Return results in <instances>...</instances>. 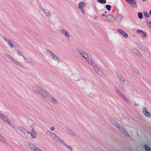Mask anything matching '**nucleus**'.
I'll list each match as a JSON object with an SVG mask.
<instances>
[{
  "instance_id": "nucleus-1",
  "label": "nucleus",
  "mask_w": 151,
  "mask_h": 151,
  "mask_svg": "<svg viewBox=\"0 0 151 151\" xmlns=\"http://www.w3.org/2000/svg\"><path fill=\"white\" fill-rule=\"evenodd\" d=\"M32 90L35 93L41 95L44 98H48L50 97V93L44 88L37 84H34L32 87Z\"/></svg>"
},
{
  "instance_id": "nucleus-2",
  "label": "nucleus",
  "mask_w": 151,
  "mask_h": 151,
  "mask_svg": "<svg viewBox=\"0 0 151 151\" xmlns=\"http://www.w3.org/2000/svg\"><path fill=\"white\" fill-rule=\"evenodd\" d=\"M110 121L111 124L117 128L122 133L127 137H130V135L128 132L121 124L117 122L114 118H111Z\"/></svg>"
},
{
  "instance_id": "nucleus-3",
  "label": "nucleus",
  "mask_w": 151,
  "mask_h": 151,
  "mask_svg": "<svg viewBox=\"0 0 151 151\" xmlns=\"http://www.w3.org/2000/svg\"><path fill=\"white\" fill-rule=\"evenodd\" d=\"M19 129L28 138H30L31 137L32 138L35 139L37 137V134L34 128L32 129V133L22 127H19Z\"/></svg>"
},
{
  "instance_id": "nucleus-4",
  "label": "nucleus",
  "mask_w": 151,
  "mask_h": 151,
  "mask_svg": "<svg viewBox=\"0 0 151 151\" xmlns=\"http://www.w3.org/2000/svg\"><path fill=\"white\" fill-rule=\"evenodd\" d=\"M4 55L5 57L8 58V59L14 64L16 66H18L21 68H25L24 66L20 62L18 61L17 60L14 59L11 55L9 54L5 53Z\"/></svg>"
},
{
  "instance_id": "nucleus-5",
  "label": "nucleus",
  "mask_w": 151,
  "mask_h": 151,
  "mask_svg": "<svg viewBox=\"0 0 151 151\" xmlns=\"http://www.w3.org/2000/svg\"><path fill=\"white\" fill-rule=\"evenodd\" d=\"M0 118L5 122L12 128H15V126L14 123L4 114L0 112Z\"/></svg>"
},
{
  "instance_id": "nucleus-6",
  "label": "nucleus",
  "mask_w": 151,
  "mask_h": 151,
  "mask_svg": "<svg viewBox=\"0 0 151 151\" xmlns=\"http://www.w3.org/2000/svg\"><path fill=\"white\" fill-rule=\"evenodd\" d=\"M116 74L119 82L123 86H125L128 84V81L125 79L120 74L116 72Z\"/></svg>"
},
{
  "instance_id": "nucleus-7",
  "label": "nucleus",
  "mask_w": 151,
  "mask_h": 151,
  "mask_svg": "<svg viewBox=\"0 0 151 151\" xmlns=\"http://www.w3.org/2000/svg\"><path fill=\"white\" fill-rule=\"evenodd\" d=\"M46 50L47 52L50 55L52 58L53 60L56 61L58 63L61 62H62L61 60L52 52L48 49H46Z\"/></svg>"
},
{
  "instance_id": "nucleus-8",
  "label": "nucleus",
  "mask_w": 151,
  "mask_h": 151,
  "mask_svg": "<svg viewBox=\"0 0 151 151\" xmlns=\"http://www.w3.org/2000/svg\"><path fill=\"white\" fill-rule=\"evenodd\" d=\"M4 40L6 42H7L9 44V47L13 48L14 47V45L16 44L14 41L11 39H9L6 37H4Z\"/></svg>"
},
{
  "instance_id": "nucleus-9",
  "label": "nucleus",
  "mask_w": 151,
  "mask_h": 151,
  "mask_svg": "<svg viewBox=\"0 0 151 151\" xmlns=\"http://www.w3.org/2000/svg\"><path fill=\"white\" fill-rule=\"evenodd\" d=\"M92 66L94 70L98 74L101 76H102L104 74L102 71L100 70L95 64L94 65H93Z\"/></svg>"
},
{
  "instance_id": "nucleus-10",
  "label": "nucleus",
  "mask_w": 151,
  "mask_h": 151,
  "mask_svg": "<svg viewBox=\"0 0 151 151\" xmlns=\"http://www.w3.org/2000/svg\"><path fill=\"white\" fill-rule=\"evenodd\" d=\"M86 5V3L83 2H81L78 5V7L80 10L83 14H85V11L83 9V7L85 6Z\"/></svg>"
},
{
  "instance_id": "nucleus-11",
  "label": "nucleus",
  "mask_w": 151,
  "mask_h": 151,
  "mask_svg": "<svg viewBox=\"0 0 151 151\" xmlns=\"http://www.w3.org/2000/svg\"><path fill=\"white\" fill-rule=\"evenodd\" d=\"M25 145L27 147L34 151L37 147L31 142H26Z\"/></svg>"
},
{
  "instance_id": "nucleus-12",
  "label": "nucleus",
  "mask_w": 151,
  "mask_h": 151,
  "mask_svg": "<svg viewBox=\"0 0 151 151\" xmlns=\"http://www.w3.org/2000/svg\"><path fill=\"white\" fill-rule=\"evenodd\" d=\"M65 128L68 133L72 136L77 137V135L71 128L68 126H65Z\"/></svg>"
},
{
  "instance_id": "nucleus-13",
  "label": "nucleus",
  "mask_w": 151,
  "mask_h": 151,
  "mask_svg": "<svg viewBox=\"0 0 151 151\" xmlns=\"http://www.w3.org/2000/svg\"><path fill=\"white\" fill-rule=\"evenodd\" d=\"M107 20L110 22H113L115 20L114 17L113 15L111 14H109L106 16Z\"/></svg>"
},
{
  "instance_id": "nucleus-14",
  "label": "nucleus",
  "mask_w": 151,
  "mask_h": 151,
  "mask_svg": "<svg viewBox=\"0 0 151 151\" xmlns=\"http://www.w3.org/2000/svg\"><path fill=\"white\" fill-rule=\"evenodd\" d=\"M142 110L143 113L145 116L147 117H150L151 114L150 112L147 111V109L146 107H144Z\"/></svg>"
},
{
  "instance_id": "nucleus-15",
  "label": "nucleus",
  "mask_w": 151,
  "mask_h": 151,
  "mask_svg": "<svg viewBox=\"0 0 151 151\" xmlns=\"http://www.w3.org/2000/svg\"><path fill=\"white\" fill-rule=\"evenodd\" d=\"M60 31L62 33V34H63L65 37L67 38H69L70 37L69 32L67 30L64 29H61Z\"/></svg>"
},
{
  "instance_id": "nucleus-16",
  "label": "nucleus",
  "mask_w": 151,
  "mask_h": 151,
  "mask_svg": "<svg viewBox=\"0 0 151 151\" xmlns=\"http://www.w3.org/2000/svg\"><path fill=\"white\" fill-rule=\"evenodd\" d=\"M132 51L133 52L139 57L140 58H142V55L138 50L136 48H133L132 49Z\"/></svg>"
},
{
  "instance_id": "nucleus-17",
  "label": "nucleus",
  "mask_w": 151,
  "mask_h": 151,
  "mask_svg": "<svg viewBox=\"0 0 151 151\" xmlns=\"http://www.w3.org/2000/svg\"><path fill=\"white\" fill-rule=\"evenodd\" d=\"M42 12L47 17H49L51 16L50 12L49 10L47 9H45Z\"/></svg>"
},
{
  "instance_id": "nucleus-18",
  "label": "nucleus",
  "mask_w": 151,
  "mask_h": 151,
  "mask_svg": "<svg viewBox=\"0 0 151 151\" xmlns=\"http://www.w3.org/2000/svg\"><path fill=\"white\" fill-rule=\"evenodd\" d=\"M123 19V16L122 15L118 14L116 18V21L117 22L120 23L122 22Z\"/></svg>"
},
{
  "instance_id": "nucleus-19",
  "label": "nucleus",
  "mask_w": 151,
  "mask_h": 151,
  "mask_svg": "<svg viewBox=\"0 0 151 151\" xmlns=\"http://www.w3.org/2000/svg\"><path fill=\"white\" fill-rule=\"evenodd\" d=\"M117 31L125 37L127 38L128 37V35L121 29L120 28L118 29Z\"/></svg>"
},
{
  "instance_id": "nucleus-20",
  "label": "nucleus",
  "mask_w": 151,
  "mask_h": 151,
  "mask_svg": "<svg viewBox=\"0 0 151 151\" xmlns=\"http://www.w3.org/2000/svg\"><path fill=\"white\" fill-rule=\"evenodd\" d=\"M129 3L131 4V6L133 8H137V4L135 0H132Z\"/></svg>"
},
{
  "instance_id": "nucleus-21",
  "label": "nucleus",
  "mask_w": 151,
  "mask_h": 151,
  "mask_svg": "<svg viewBox=\"0 0 151 151\" xmlns=\"http://www.w3.org/2000/svg\"><path fill=\"white\" fill-rule=\"evenodd\" d=\"M23 58L26 63L31 64H33V62L32 60L29 58L26 57L24 56H23Z\"/></svg>"
},
{
  "instance_id": "nucleus-22",
  "label": "nucleus",
  "mask_w": 151,
  "mask_h": 151,
  "mask_svg": "<svg viewBox=\"0 0 151 151\" xmlns=\"http://www.w3.org/2000/svg\"><path fill=\"white\" fill-rule=\"evenodd\" d=\"M86 60L90 65H91L92 66L93 65H94L95 63L94 62L92 61L88 57L86 59Z\"/></svg>"
},
{
  "instance_id": "nucleus-23",
  "label": "nucleus",
  "mask_w": 151,
  "mask_h": 151,
  "mask_svg": "<svg viewBox=\"0 0 151 151\" xmlns=\"http://www.w3.org/2000/svg\"><path fill=\"white\" fill-rule=\"evenodd\" d=\"M47 134L50 137L53 138L55 134L51 131L50 130H47L46 132Z\"/></svg>"
},
{
  "instance_id": "nucleus-24",
  "label": "nucleus",
  "mask_w": 151,
  "mask_h": 151,
  "mask_svg": "<svg viewBox=\"0 0 151 151\" xmlns=\"http://www.w3.org/2000/svg\"><path fill=\"white\" fill-rule=\"evenodd\" d=\"M122 98L127 104L128 105L131 104V102L130 100L126 97L124 95L122 97Z\"/></svg>"
},
{
  "instance_id": "nucleus-25",
  "label": "nucleus",
  "mask_w": 151,
  "mask_h": 151,
  "mask_svg": "<svg viewBox=\"0 0 151 151\" xmlns=\"http://www.w3.org/2000/svg\"><path fill=\"white\" fill-rule=\"evenodd\" d=\"M122 98L127 104L128 105L131 104V102L130 100L126 97L124 95L122 97Z\"/></svg>"
},
{
  "instance_id": "nucleus-26",
  "label": "nucleus",
  "mask_w": 151,
  "mask_h": 151,
  "mask_svg": "<svg viewBox=\"0 0 151 151\" xmlns=\"http://www.w3.org/2000/svg\"><path fill=\"white\" fill-rule=\"evenodd\" d=\"M130 67L135 73L137 74L139 73V71L138 69L137 68L134 67L132 65H130Z\"/></svg>"
},
{
  "instance_id": "nucleus-27",
  "label": "nucleus",
  "mask_w": 151,
  "mask_h": 151,
  "mask_svg": "<svg viewBox=\"0 0 151 151\" xmlns=\"http://www.w3.org/2000/svg\"><path fill=\"white\" fill-rule=\"evenodd\" d=\"M115 91L122 98L124 96V95L122 93V92L119 89H116L115 90Z\"/></svg>"
},
{
  "instance_id": "nucleus-28",
  "label": "nucleus",
  "mask_w": 151,
  "mask_h": 151,
  "mask_svg": "<svg viewBox=\"0 0 151 151\" xmlns=\"http://www.w3.org/2000/svg\"><path fill=\"white\" fill-rule=\"evenodd\" d=\"M62 144L65 147H67L68 149H69L70 150L72 151V148L70 146L68 145L65 143V142H62Z\"/></svg>"
},
{
  "instance_id": "nucleus-29",
  "label": "nucleus",
  "mask_w": 151,
  "mask_h": 151,
  "mask_svg": "<svg viewBox=\"0 0 151 151\" xmlns=\"http://www.w3.org/2000/svg\"><path fill=\"white\" fill-rule=\"evenodd\" d=\"M52 138H54L55 140L56 141L60 142V141H62L59 137L55 134Z\"/></svg>"
},
{
  "instance_id": "nucleus-30",
  "label": "nucleus",
  "mask_w": 151,
  "mask_h": 151,
  "mask_svg": "<svg viewBox=\"0 0 151 151\" xmlns=\"http://www.w3.org/2000/svg\"><path fill=\"white\" fill-rule=\"evenodd\" d=\"M137 33L139 34L140 35H142V34H143V36H146V33L141 30H137Z\"/></svg>"
},
{
  "instance_id": "nucleus-31",
  "label": "nucleus",
  "mask_w": 151,
  "mask_h": 151,
  "mask_svg": "<svg viewBox=\"0 0 151 151\" xmlns=\"http://www.w3.org/2000/svg\"><path fill=\"white\" fill-rule=\"evenodd\" d=\"M51 101L53 103L57 104L58 103V101L56 99L53 97H52L51 99Z\"/></svg>"
},
{
  "instance_id": "nucleus-32",
  "label": "nucleus",
  "mask_w": 151,
  "mask_h": 151,
  "mask_svg": "<svg viewBox=\"0 0 151 151\" xmlns=\"http://www.w3.org/2000/svg\"><path fill=\"white\" fill-rule=\"evenodd\" d=\"M38 6L39 9L42 12L45 9L44 8L43 6L41 4H38Z\"/></svg>"
},
{
  "instance_id": "nucleus-33",
  "label": "nucleus",
  "mask_w": 151,
  "mask_h": 151,
  "mask_svg": "<svg viewBox=\"0 0 151 151\" xmlns=\"http://www.w3.org/2000/svg\"><path fill=\"white\" fill-rule=\"evenodd\" d=\"M81 56L83 58H84L85 60L87 59V58L88 57V56L87 54L83 52Z\"/></svg>"
},
{
  "instance_id": "nucleus-34",
  "label": "nucleus",
  "mask_w": 151,
  "mask_h": 151,
  "mask_svg": "<svg viewBox=\"0 0 151 151\" xmlns=\"http://www.w3.org/2000/svg\"><path fill=\"white\" fill-rule=\"evenodd\" d=\"M76 51L81 55L84 52L83 50L78 48L76 49Z\"/></svg>"
},
{
  "instance_id": "nucleus-35",
  "label": "nucleus",
  "mask_w": 151,
  "mask_h": 151,
  "mask_svg": "<svg viewBox=\"0 0 151 151\" xmlns=\"http://www.w3.org/2000/svg\"><path fill=\"white\" fill-rule=\"evenodd\" d=\"M16 52L17 54L18 55L22 57L23 58V56H24L21 53V52L19 50H17L16 51Z\"/></svg>"
},
{
  "instance_id": "nucleus-36",
  "label": "nucleus",
  "mask_w": 151,
  "mask_h": 151,
  "mask_svg": "<svg viewBox=\"0 0 151 151\" xmlns=\"http://www.w3.org/2000/svg\"><path fill=\"white\" fill-rule=\"evenodd\" d=\"M146 151H151V149L148 147L146 145H145L144 146Z\"/></svg>"
},
{
  "instance_id": "nucleus-37",
  "label": "nucleus",
  "mask_w": 151,
  "mask_h": 151,
  "mask_svg": "<svg viewBox=\"0 0 151 151\" xmlns=\"http://www.w3.org/2000/svg\"><path fill=\"white\" fill-rule=\"evenodd\" d=\"M138 18L140 19H142L143 17V14L141 12H139L138 14Z\"/></svg>"
},
{
  "instance_id": "nucleus-38",
  "label": "nucleus",
  "mask_w": 151,
  "mask_h": 151,
  "mask_svg": "<svg viewBox=\"0 0 151 151\" xmlns=\"http://www.w3.org/2000/svg\"><path fill=\"white\" fill-rule=\"evenodd\" d=\"M97 1L100 3L105 4L106 2V0H97Z\"/></svg>"
},
{
  "instance_id": "nucleus-39",
  "label": "nucleus",
  "mask_w": 151,
  "mask_h": 151,
  "mask_svg": "<svg viewBox=\"0 0 151 151\" xmlns=\"http://www.w3.org/2000/svg\"><path fill=\"white\" fill-rule=\"evenodd\" d=\"M144 14L145 16H146L147 17H149L150 16V15H149V13L148 12H147L146 11H144Z\"/></svg>"
},
{
  "instance_id": "nucleus-40",
  "label": "nucleus",
  "mask_w": 151,
  "mask_h": 151,
  "mask_svg": "<svg viewBox=\"0 0 151 151\" xmlns=\"http://www.w3.org/2000/svg\"><path fill=\"white\" fill-rule=\"evenodd\" d=\"M137 45L138 47L140 49L143 46L141 44L139 43H137Z\"/></svg>"
},
{
  "instance_id": "nucleus-41",
  "label": "nucleus",
  "mask_w": 151,
  "mask_h": 151,
  "mask_svg": "<svg viewBox=\"0 0 151 151\" xmlns=\"http://www.w3.org/2000/svg\"><path fill=\"white\" fill-rule=\"evenodd\" d=\"M106 7L108 11H110L111 9V6L109 5H107L106 6Z\"/></svg>"
},
{
  "instance_id": "nucleus-42",
  "label": "nucleus",
  "mask_w": 151,
  "mask_h": 151,
  "mask_svg": "<svg viewBox=\"0 0 151 151\" xmlns=\"http://www.w3.org/2000/svg\"><path fill=\"white\" fill-rule=\"evenodd\" d=\"M141 49L145 52H147V48L144 46H143Z\"/></svg>"
},
{
  "instance_id": "nucleus-43",
  "label": "nucleus",
  "mask_w": 151,
  "mask_h": 151,
  "mask_svg": "<svg viewBox=\"0 0 151 151\" xmlns=\"http://www.w3.org/2000/svg\"><path fill=\"white\" fill-rule=\"evenodd\" d=\"M35 148H36L35 149V150L34 151H43L41 149L37 147Z\"/></svg>"
},
{
  "instance_id": "nucleus-44",
  "label": "nucleus",
  "mask_w": 151,
  "mask_h": 151,
  "mask_svg": "<svg viewBox=\"0 0 151 151\" xmlns=\"http://www.w3.org/2000/svg\"><path fill=\"white\" fill-rule=\"evenodd\" d=\"M147 24L148 26L150 27L151 29V22H149L147 20Z\"/></svg>"
},
{
  "instance_id": "nucleus-45",
  "label": "nucleus",
  "mask_w": 151,
  "mask_h": 151,
  "mask_svg": "<svg viewBox=\"0 0 151 151\" xmlns=\"http://www.w3.org/2000/svg\"><path fill=\"white\" fill-rule=\"evenodd\" d=\"M0 141L1 142H4V139L1 136L0 134Z\"/></svg>"
},
{
  "instance_id": "nucleus-46",
  "label": "nucleus",
  "mask_w": 151,
  "mask_h": 151,
  "mask_svg": "<svg viewBox=\"0 0 151 151\" xmlns=\"http://www.w3.org/2000/svg\"><path fill=\"white\" fill-rule=\"evenodd\" d=\"M55 129V128L54 127H50V130L51 131H53Z\"/></svg>"
},
{
  "instance_id": "nucleus-47",
  "label": "nucleus",
  "mask_w": 151,
  "mask_h": 151,
  "mask_svg": "<svg viewBox=\"0 0 151 151\" xmlns=\"http://www.w3.org/2000/svg\"><path fill=\"white\" fill-rule=\"evenodd\" d=\"M94 19L97 20L98 19V17L96 16H95L94 17Z\"/></svg>"
},
{
  "instance_id": "nucleus-48",
  "label": "nucleus",
  "mask_w": 151,
  "mask_h": 151,
  "mask_svg": "<svg viewBox=\"0 0 151 151\" xmlns=\"http://www.w3.org/2000/svg\"><path fill=\"white\" fill-rule=\"evenodd\" d=\"M102 15L103 16H104V17H106V15H105V14H102Z\"/></svg>"
},
{
  "instance_id": "nucleus-49",
  "label": "nucleus",
  "mask_w": 151,
  "mask_h": 151,
  "mask_svg": "<svg viewBox=\"0 0 151 151\" xmlns=\"http://www.w3.org/2000/svg\"><path fill=\"white\" fill-rule=\"evenodd\" d=\"M142 35H141L142 36V37H146V36H143V34H142Z\"/></svg>"
},
{
  "instance_id": "nucleus-50",
  "label": "nucleus",
  "mask_w": 151,
  "mask_h": 151,
  "mask_svg": "<svg viewBox=\"0 0 151 151\" xmlns=\"http://www.w3.org/2000/svg\"><path fill=\"white\" fill-rule=\"evenodd\" d=\"M149 13L151 15V10L150 11Z\"/></svg>"
},
{
  "instance_id": "nucleus-51",
  "label": "nucleus",
  "mask_w": 151,
  "mask_h": 151,
  "mask_svg": "<svg viewBox=\"0 0 151 151\" xmlns=\"http://www.w3.org/2000/svg\"><path fill=\"white\" fill-rule=\"evenodd\" d=\"M142 1H146V0H142Z\"/></svg>"
},
{
  "instance_id": "nucleus-52",
  "label": "nucleus",
  "mask_w": 151,
  "mask_h": 151,
  "mask_svg": "<svg viewBox=\"0 0 151 151\" xmlns=\"http://www.w3.org/2000/svg\"><path fill=\"white\" fill-rule=\"evenodd\" d=\"M137 104H135V106H137Z\"/></svg>"
},
{
  "instance_id": "nucleus-53",
  "label": "nucleus",
  "mask_w": 151,
  "mask_h": 151,
  "mask_svg": "<svg viewBox=\"0 0 151 151\" xmlns=\"http://www.w3.org/2000/svg\"><path fill=\"white\" fill-rule=\"evenodd\" d=\"M104 12H105V14H106V13H107V12H106V11H105Z\"/></svg>"
}]
</instances>
